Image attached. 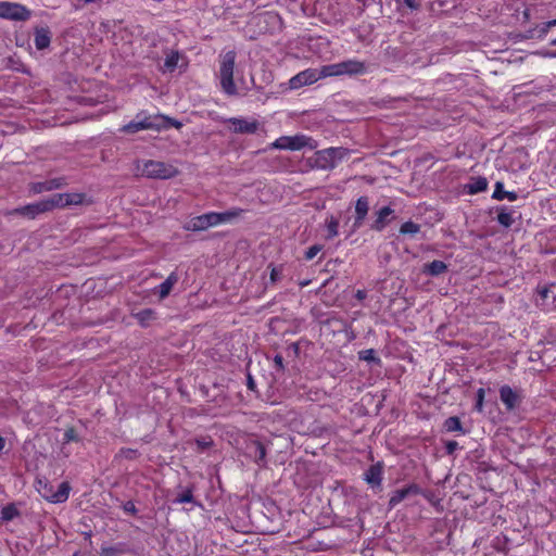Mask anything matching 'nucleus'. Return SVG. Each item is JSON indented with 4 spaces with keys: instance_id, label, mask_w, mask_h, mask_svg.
I'll list each match as a JSON object with an SVG mask.
<instances>
[{
    "instance_id": "f257e3e1",
    "label": "nucleus",
    "mask_w": 556,
    "mask_h": 556,
    "mask_svg": "<svg viewBox=\"0 0 556 556\" xmlns=\"http://www.w3.org/2000/svg\"><path fill=\"white\" fill-rule=\"evenodd\" d=\"M367 72V65L358 60H345L334 64L321 66V75L334 77L342 75H363Z\"/></svg>"
},
{
    "instance_id": "f03ea898",
    "label": "nucleus",
    "mask_w": 556,
    "mask_h": 556,
    "mask_svg": "<svg viewBox=\"0 0 556 556\" xmlns=\"http://www.w3.org/2000/svg\"><path fill=\"white\" fill-rule=\"evenodd\" d=\"M235 62L236 53L233 51H228L220 58L219 81L222 89L227 94H235L237 92V88L233 83Z\"/></svg>"
},
{
    "instance_id": "7ed1b4c3",
    "label": "nucleus",
    "mask_w": 556,
    "mask_h": 556,
    "mask_svg": "<svg viewBox=\"0 0 556 556\" xmlns=\"http://www.w3.org/2000/svg\"><path fill=\"white\" fill-rule=\"evenodd\" d=\"M348 151L343 148H328L315 153V166L320 169L336 167L345 156Z\"/></svg>"
},
{
    "instance_id": "20e7f679",
    "label": "nucleus",
    "mask_w": 556,
    "mask_h": 556,
    "mask_svg": "<svg viewBox=\"0 0 556 556\" xmlns=\"http://www.w3.org/2000/svg\"><path fill=\"white\" fill-rule=\"evenodd\" d=\"M141 174L149 178L168 179L178 174L177 168L167 163L147 161L143 163Z\"/></svg>"
},
{
    "instance_id": "39448f33",
    "label": "nucleus",
    "mask_w": 556,
    "mask_h": 556,
    "mask_svg": "<svg viewBox=\"0 0 556 556\" xmlns=\"http://www.w3.org/2000/svg\"><path fill=\"white\" fill-rule=\"evenodd\" d=\"M37 490L48 502L59 504L64 503L68 498L71 486L67 482H62L54 490L53 485L39 481Z\"/></svg>"
},
{
    "instance_id": "423d86ee",
    "label": "nucleus",
    "mask_w": 556,
    "mask_h": 556,
    "mask_svg": "<svg viewBox=\"0 0 556 556\" xmlns=\"http://www.w3.org/2000/svg\"><path fill=\"white\" fill-rule=\"evenodd\" d=\"M273 148L280 150L298 151L304 148L314 149L313 140L304 135L283 136L273 142Z\"/></svg>"
},
{
    "instance_id": "0eeeda50",
    "label": "nucleus",
    "mask_w": 556,
    "mask_h": 556,
    "mask_svg": "<svg viewBox=\"0 0 556 556\" xmlns=\"http://www.w3.org/2000/svg\"><path fill=\"white\" fill-rule=\"evenodd\" d=\"M0 17L14 21H26L30 17V11L20 3L0 1Z\"/></svg>"
},
{
    "instance_id": "6e6552de",
    "label": "nucleus",
    "mask_w": 556,
    "mask_h": 556,
    "mask_svg": "<svg viewBox=\"0 0 556 556\" xmlns=\"http://www.w3.org/2000/svg\"><path fill=\"white\" fill-rule=\"evenodd\" d=\"M321 78H325V76L321 75V67L307 68L293 76L289 80V86L291 89H299L303 86L312 85Z\"/></svg>"
},
{
    "instance_id": "1a4fd4ad",
    "label": "nucleus",
    "mask_w": 556,
    "mask_h": 556,
    "mask_svg": "<svg viewBox=\"0 0 556 556\" xmlns=\"http://www.w3.org/2000/svg\"><path fill=\"white\" fill-rule=\"evenodd\" d=\"M229 130L237 134H254L258 129V122L252 118L233 117L226 121Z\"/></svg>"
},
{
    "instance_id": "9d476101",
    "label": "nucleus",
    "mask_w": 556,
    "mask_h": 556,
    "mask_svg": "<svg viewBox=\"0 0 556 556\" xmlns=\"http://www.w3.org/2000/svg\"><path fill=\"white\" fill-rule=\"evenodd\" d=\"M52 208H53V206H52L51 200L49 198V199H45V200H41L36 203L25 205L23 207H20L16 210V212L22 215L34 218L38 214L50 211Z\"/></svg>"
},
{
    "instance_id": "9b49d317",
    "label": "nucleus",
    "mask_w": 556,
    "mask_h": 556,
    "mask_svg": "<svg viewBox=\"0 0 556 556\" xmlns=\"http://www.w3.org/2000/svg\"><path fill=\"white\" fill-rule=\"evenodd\" d=\"M53 207H64L83 203L84 195L80 193H56L50 197Z\"/></svg>"
},
{
    "instance_id": "f8f14e48",
    "label": "nucleus",
    "mask_w": 556,
    "mask_h": 556,
    "mask_svg": "<svg viewBox=\"0 0 556 556\" xmlns=\"http://www.w3.org/2000/svg\"><path fill=\"white\" fill-rule=\"evenodd\" d=\"M238 215H239V212H237V211H229V212H224V213L210 212V213L203 214L207 228L214 227V226H217L220 224H225V223L229 222L230 219L237 217Z\"/></svg>"
},
{
    "instance_id": "ddd939ff",
    "label": "nucleus",
    "mask_w": 556,
    "mask_h": 556,
    "mask_svg": "<svg viewBox=\"0 0 556 556\" xmlns=\"http://www.w3.org/2000/svg\"><path fill=\"white\" fill-rule=\"evenodd\" d=\"M156 125L152 122L151 117H141L137 116V118L127 125L123 126L122 131L128 134H135L143 129H152L155 128Z\"/></svg>"
},
{
    "instance_id": "4468645a",
    "label": "nucleus",
    "mask_w": 556,
    "mask_h": 556,
    "mask_svg": "<svg viewBox=\"0 0 556 556\" xmlns=\"http://www.w3.org/2000/svg\"><path fill=\"white\" fill-rule=\"evenodd\" d=\"M419 491L420 490L416 484H410L403 489L395 490L390 497L389 504L391 507H395L406 497L418 494Z\"/></svg>"
},
{
    "instance_id": "2eb2a0df",
    "label": "nucleus",
    "mask_w": 556,
    "mask_h": 556,
    "mask_svg": "<svg viewBox=\"0 0 556 556\" xmlns=\"http://www.w3.org/2000/svg\"><path fill=\"white\" fill-rule=\"evenodd\" d=\"M500 396L508 410L514 409L519 403V395L508 386H503L500 389Z\"/></svg>"
},
{
    "instance_id": "dca6fc26",
    "label": "nucleus",
    "mask_w": 556,
    "mask_h": 556,
    "mask_svg": "<svg viewBox=\"0 0 556 556\" xmlns=\"http://www.w3.org/2000/svg\"><path fill=\"white\" fill-rule=\"evenodd\" d=\"M368 211H369L368 199L366 197H361L356 201V205H355L356 218H355V222H354V229L358 228L362 225V223H363L364 218L366 217Z\"/></svg>"
},
{
    "instance_id": "f3484780",
    "label": "nucleus",
    "mask_w": 556,
    "mask_h": 556,
    "mask_svg": "<svg viewBox=\"0 0 556 556\" xmlns=\"http://www.w3.org/2000/svg\"><path fill=\"white\" fill-rule=\"evenodd\" d=\"M393 214V210L384 206L377 212V218L372 224L375 230L381 231L389 223V217Z\"/></svg>"
},
{
    "instance_id": "a211bd4d",
    "label": "nucleus",
    "mask_w": 556,
    "mask_h": 556,
    "mask_svg": "<svg viewBox=\"0 0 556 556\" xmlns=\"http://www.w3.org/2000/svg\"><path fill=\"white\" fill-rule=\"evenodd\" d=\"M493 198L496 199V200H508L510 202H514L518 199V194L514 191H506L504 190V185L503 182L501 181H497L495 184V189H494V192H493Z\"/></svg>"
},
{
    "instance_id": "6ab92c4d",
    "label": "nucleus",
    "mask_w": 556,
    "mask_h": 556,
    "mask_svg": "<svg viewBox=\"0 0 556 556\" xmlns=\"http://www.w3.org/2000/svg\"><path fill=\"white\" fill-rule=\"evenodd\" d=\"M178 277L175 273H172L164 282L159 286L160 299H165L172 291L173 287L177 283Z\"/></svg>"
},
{
    "instance_id": "aec40b11",
    "label": "nucleus",
    "mask_w": 556,
    "mask_h": 556,
    "mask_svg": "<svg viewBox=\"0 0 556 556\" xmlns=\"http://www.w3.org/2000/svg\"><path fill=\"white\" fill-rule=\"evenodd\" d=\"M382 469L380 465H372L365 472V480L371 485H379L381 483Z\"/></svg>"
},
{
    "instance_id": "412c9836",
    "label": "nucleus",
    "mask_w": 556,
    "mask_h": 556,
    "mask_svg": "<svg viewBox=\"0 0 556 556\" xmlns=\"http://www.w3.org/2000/svg\"><path fill=\"white\" fill-rule=\"evenodd\" d=\"M180 54L178 52H169L165 58L163 71L173 72L178 66Z\"/></svg>"
},
{
    "instance_id": "4be33fe9",
    "label": "nucleus",
    "mask_w": 556,
    "mask_h": 556,
    "mask_svg": "<svg viewBox=\"0 0 556 556\" xmlns=\"http://www.w3.org/2000/svg\"><path fill=\"white\" fill-rule=\"evenodd\" d=\"M50 43V37L46 29H39L35 35V46L37 49L42 50Z\"/></svg>"
},
{
    "instance_id": "5701e85b",
    "label": "nucleus",
    "mask_w": 556,
    "mask_h": 556,
    "mask_svg": "<svg viewBox=\"0 0 556 556\" xmlns=\"http://www.w3.org/2000/svg\"><path fill=\"white\" fill-rule=\"evenodd\" d=\"M488 181L485 178L479 177L468 185V191L471 194H476L486 190Z\"/></svg>"
},
{
    "instance_id": "b1692460",
    "label": "nucleus",
    "mask_w": 556,
    "mask_h": 556,
    "mask_svg": "<svg viewBox=\"0 0 556 556\" xmlns=\"http://www.w3.org/2000/svg\"><path fill=\"white\" fill-rule=\"evenodd\" d=\"M446 269V265L442 261H433L430 264L426 265V271L432 276H438L444 273Z\"/></svg>"
},
{
    "instance_id": "393cba45",
    "label": "nucleus",
    "mask_w": 556,
    "mask_h": 556,
    "mask_svg": "<svg viewBox=\"0 0 556 556\" xmlns=\"http://www.w3.org/2000/svg\"><path fill=\"white\" fill-rule=\"evenodd\" d=\"M187 229H189V230H205V229H207L204 216L200 215V216H197V217H193L192 219H190L187 225Z\"/></svg>"
},
{
    "instance_id": "a878e982",
    "label": "nucleus",
    "mask_w": 556,
    "mask_h": 556,
    "mask_svg": "<svg viewBox=\"0 0 556 556\" xmlns=\"http://www.w3.org/2000/svg\"><path fill=\"white\" fill-rule=\"evenodd\" d=\"M135 317L142 326H148L154 319V312L152 309H143L138 312Z\"/></svg>"
},
{
    "instance_id": "bb28decb",
    "label": "nucleus",
    "mask_w": 556,
    "mask_h": 556,
    "mask_svg": "<svg viewBox=\"0 0 556 556\" xmlns=\"http://www.w3.org/2000/svg\"><path fill=\"white\" fill-rule=\"evenodd\" d=\"M358 357L367 363H379L380 359L376 356V352L372 349L363 350L358 352Z\"/></svg>"
},
{
    "instance_id": "cd10ccee",
    "label": "nucleus",
    "mask_w": 556,
    "mask_h": 556,
    "mask_svg": "<svg viewBox=\"0 0 556 556\" xmlns=\"http://www.w3.org/2000/svg\"><path fill=\"white\" fill-rule=\"evenodd\" d=\"M420 227L418 224L413 222H406L401 226V233L403 235H415L419 231Z\"/></svg>"
},
{
    "instance_id": "c85d7f7f",
    "label": "nucleus",
    "mask_w": 556,
    "mask_h": 556,
    "mask_svg": "<svg viewBox=\"0 0 556 556\" xmlns=\"http://www.w3.org/2000/svg\"><path fill=\"white\" fill-rule=\"evenodd\" d=\"M444 428L452 432V431H460L462 425L457 417H450L444 422Z\"/></svg>"
},
{
    "instance_id": "c756f323",
    "label": "nucleus",
    "mask_w": 556,
    "mask_h": 556,
    "mask_svg": "<svg viewBox=\"0 0 556 556\" xmlns=\"http://www.w3.org/2000/svg\"><path fill=\"white\" fill-rule=\"evenodd\" d=\"M497 220L501 225L509 227L514 223V216L510 212L502 211L497 215Z\"/></svg>"
},
{
    "instance_id": "7c9ffc66",
    "label": "nucleus",
    "mask_w": 556,
    "mask_h": 556,
    "mask_svg": "<svg viewBox=\"0 0 556 556\" xmlns=\"http://www.w3.org/2000/svg\"><path fill=\"white\" fill-rule=\"evenodd\" d=\"M17 515V509L13 505L4 506L1 510V519L4 521L12 520Z\"/></svg>"
},
{
    "instance_id": "2f4dec72",
    "label": "nucleus",
    "mask_w": 556,
    "mask_h": 556,
    "mask_svg": "<svg viewBox=\"0 0 556 556\" xmlns=\"http://www.w3.org/2000/svg\"><path fill=\"white\" fill-rule=\"evenodd\" d=\"M339 222L334 217H330L327 220V231L328 238H333L338 236Z\"/></svg>"
},
{
    "instance_id": "473e14b6",
    "label": "nucleus",
    "mask_w": 556,
    "mask_h": 556,
    "mask_svg": "<svg viewBox=\"0 0 556 556\" xmlns=\"http://www.w3.org/2000/svg\"><path fill=\"white\" fill-rule=\"evenodd\" d=\"M193 501V494L190 489L185 490L180 494L177 495L175 498V503L184 504V503H191Z\"/></svg>"
},
{
    "instance_id": "72a5a7b5",
    "label": "nucleus",
    "mask_w": 556,
    "mask_h": 556,
    "mask_svg": "<svg viewBox=\"0 0 556 556\" xmlns=\"http://www.w3.org/2000/svg\"><path fill=\"white\" fill-rule=\"evenodd\" d=\"M484 389L480 388L478 391H477V403H476V409L478 412H482V408H483V400H484Z\"/></svg>"
},
{
    "instance_id": "f704fd0d",
    "label": "nucleus",
    "mask_w": 556,
    "mask_h": 556,
    "mask_svg": "<svg viewBox=\"0 0 556 556\" xmlns=\"http://www.w3.org/2000/svg\"><path fill=\"white\" fill-rule=\"evenodd\" d=\"M321 250V247L320 245H313L311 247L306 253H305V258L306 260H313Z\"/></svg>"
},
{
    "instance_id": "c9c22d12",
    "label": "nucleus",
    "mask_w": 556,
    "mask_h": 556,
    "mask_svg": "<svg viewBox=\"0 0 556 556\" xmlns=\"http://www.w3.org/2000/svg\"><path fill=\"white\" fill-rule=\"evenodd\" d=\"M60 186V184H58L56 181H50V182H46L43 185H39V188H36L35 191L36 192H41L42 190H51L53 188H58Z\"/></svg>"
},
{
    "instance_id": "e433bc0d",
    "label": "nucleus",
    "mask_w": 556,
    "mask_h": 556,
    "mask_svg": "<svg viewBox=\"0 0 556 556\" xmlns=\"http://www.w3.org/2000/svg\"><path fill=\"white\" fill-rule=\"evenodd\" d=\"M254 447L257 453V458L263 460L266 454L264 446L260 442H254Z\"/></svg>"
},
{
    "instance_id": "4c0bfd02",
    "label": "nucleus",
    "mask_w": 556,
    "mask_h": 556,
    "mask_svg": "<svg viewBox=\"0 0 556 556\" xmlns=\"http://www.w3.org/2000/svg\"><path fill=\"white\" fill-rule=\"evenodd\" d=\"M553 26H556V18L555 20H552V21H548L546 23L543 24L542 28H541V33L542 35H546L548 29Z\"/></svg>"
},
{
    "instance_id": "58836bf2",
    "label": "nucleus",
    "mask_w": 556,
    "mask_h": 556,
    "mask_svg": "<svg viewBox=\"0 0 556 556\" xmlns=\"http://www.w3.org/2000/svg\"><path fill=\"white\" fill-rule=\"evenodd\" d=\"M64 439L67 442L76 440V433H75L74 429L66 430L64 433Z\"/></svg>"
},
{
    "instance_id": "ea45409f",
    "label": "nucleus",
    "mask_w": 556,
    "mask_h": 556,
    "mask_svg": "<svg viewBox=\"0 0 556 556\" xmlns=\"http://www.w3.org/2000/svg\"><path fill=\"white\" fill-rule=\"evenodd\" d=\"M404 3L409 9H417L419 5L418 0H404Z\"/></svg>"
},
{
    "instance_id": "a19ab883",
    "label": "nucleus",
    "mask_w": 556,
    "mask_h": 556,
    "mask_svg": "<svg viewBox=\"0 0 556 556\" xmlns=\"http://www.w3.org/2000/svg\"><path fill=\"white\" fill-rule=\"evenodd\" d=\"M279 275H280V270L277 268H273L271 273H270V280L273 282H275L278 279Z\"/></svg>"
},
{
    "instance_id": "79ce46f5",
    "label": "nucleus",
    "mask_w": 556,
    "mask_h": 556,
    "mask_svg": "<svg viewBox=\"0 0 556 556\" xmlns=\"http://www.w3.org/2000/svg\"><path fill=\"white\" fill-rule=\"evenodd\" d=\"M113 553H114L113 548H103L101 552V555L102 556H112Z\"/></svg>"
},
{
    "instance_id": "37998d69",
    "label": "nucleus",
    "mask_w": 556,
    "mask_h": 556,
    "mask_svg": "<svg viewBox=\"0 0 556 556\" xmlns=\"http://www.w3.org/2000/svg\"><path fill=\"white\" fill-rule=\"evenodd\" d=\"M456 446H457V443H456V442H450V443L447 444V450H448V452H453V451L456 448Z\"/></svg>"
},
{
    "instance_id": "c03bdc74",
    "label": "nucleus",
    "mask_w": 556,
    "mask_h": 556,
    "mask_svg": "<svg viewBox=\"0 0 556 556\" xmlns=\"http://www.w3.org/2000/svg\"><path fill=\"white\" fill-rule=\"evenodd\" d=\"M134 509H135V506H134V504H132V503H127V504L125 505V510H127V511H134Z\"/></svg>"
},
{
    "instance_id": "a18cd8bd",
    "label": "nucleus",
    "mask_w": 556,
    "mask_h": 556,
    "mask_svg": "<svg viewBox=\"0 0 556 556\" xmlns=\"http://www.w3.org/2000/svg\"><path fill=\"white\" fill-rule=\"evenodd\" d=\"M275 362H276V364H278L279 366H281V365H282V357H281V356H276V357H275Z\"/></svg>"
},
{
    "instance_id": "49530a36",
    "label": "nucleus",
    "mask_w": 556,
    "mask_h": 556,
    "mask_svg": "<svg viewBox=\"0 0 556 556\" xmlns=\"http://www.w3.org/2000/svg\"><path fill=\"white\" fill-rule=\"evenodd\" d=\"M4 445H5V441L3 438L0 437V451H2L4 448Z\"/></svg>"
},
{
    "instance_id": "de8ad7c7",
    "label": "nucleus",
    "mask_w": 556,
    "mask_h": 556,
    "mask_svg": "<svg viewBox=\"0 0 556 556\" xmlns=\"http://www.w3.org/2000/svg\"><path fill=\"white\" fill-rule=\"evenodd\" d=\"M357 298L358 299H364L365 298V294L363 291H357Z\"/></svg>"
},
{
    "instance_id": "09e8293b",
    "label": "nucleus",
    "mask_w": 556,
    "mask_h": 556,
    "mask_svg": "<svg viewBox=\"0 0 556 556\" xmlns=\"http://www.w3.org/2000/svg\"><path fill=\"white\" fill-rule=\"evenodd\" d=\"M547 292H548V291H547L546 289H544V290L541 292L542 296H543V298H546V296H547Z\"/></svg>"
},
{
    "instance_id": "8fccbe9b",
    "label": "nucleus",
    "mask_w": 556,
    "mask_h": 556,
    "mask_svg": "<svg viewBox=\"0 0 556 556\" xmlns=\"http://www.w3.org/2000/svg\"><path fill=\"white\" fill-rule=\"evenodd\" d=\"M173 125H174L175 127H180V123H177V122H174V123H173Z\"/></svg>"
},
{
    "instance_id": "3c124183",
    "label": "nucleus",
    "mask_w": 556,
    "mask_h": 556,
    "mask_svg": "<svg viewBox=\"0 0 556 556\" xmlns=\"http://www.w3.org/2000/svg\"><path fill=\"white\" fill-rule=\"evenodd\" d=\"M545 55H546V56H551V58H552V56H555V53H547V54H545Z\"/></svg>"
},
{
    "instance_id": "603ef678",
    "label": "nucleus",
    "mask_w": 556,
    "mask_h": 556,
    "mask_svg": "<svg viewBox=\"0 0 556 556\" xmlns=\"http://www.w3.org/2000/svg\"><path fill=\"white\" fill-rule=\"evenodd\" d=\"M552 45L556 46V38L554 40H552Z\"/></svg>"
}]
</instances>
